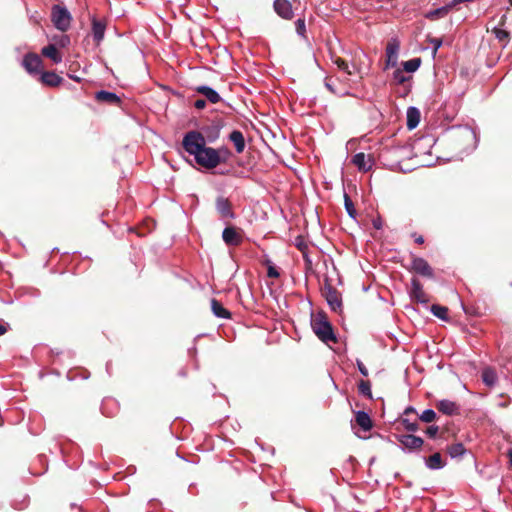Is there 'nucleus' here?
<instances>
[{"label": "nucleus", "instance_id": "f257e3e1", "mask_svg": "<svg viewBox=\"0 0 512 512\" xmlns=\"http://www.w3.org/2000/svg\"><path fill=\"white\" fill-rule=\"evenodd\" d=\"M182 145L188 154L194 156L196 163L206 169H214L225 162L217 149L206 146V139L201 132H187L183 137Z\"/></svg>", "mask_w": 512, "mask_h": 512}, {"label": "nucleus", "instance_id": "f03ea898", "mask_svg": "<svg viewBox=\"0 0 512 512\" xmlns=\"http://www.w3.org/2000/svg\"><path fill=\"white\" fill-rule=\"evenodd\" d=\"M311 327L322 342L328 343L337 341L333 327L324 311H318L316 314H312Z\"/></svg>", "mask_w": 512, "mask_h": 512}, {"label": "nucleus", "instance_id": "7ed1b4c3", "mask_svg": "<svg viewBox=\"0 0 512 512\" xmlns=\"http://www.w3.org/2000/svg\"><path fill=\"white\" fill-rule=\"evenodd\" d=\"M51 21L56 29L66 32L71 26L72 16L66 7L53 5L51 8Z\"/></svg>", "mask_w": 512, "mask_h": 512}, {"label": "nucleus", "instance_id": "20e7f679", "mask_svg": "<svg viewBox=\"0 0 512 512\" xmlns=\"http://www.w3.org/2000/svg\"><path fill=\"white\" fill-rule=\"evenodd\" d=\"M215 209L222 220H233L236 218V214L232 209V203L222 195L216 198Z\"/></svg>", "mask_w": 512, "mask_h": 512}, {"label": "nucleus", "instance_id": "39448f33", "mask_svg": "<svg viewBox=\"0 0 512 512\" xmlns=\"http://www.w3.org/2000/svg\"><path fill=\"white\" fill-rule=\"evenodd\" d=\"M410 270L414 273L427 277V278H434V272L430 264L422 257H418L413 255Z\"/></svg>", "mask_w": 512, "mask_h": 512}, {"label": "nucleus", "instance_id": "423d86ee", "mask_svg": "<svg viewBox=\"0 0 512 512\" xmlns=\"http://www.w3.org/2000/svg\"><path fill=\"white\" fill-rule=\"evenodd\" d=\"M323 294L325 296L327 304L329 305L332 311L336 312L341 309L342 300L336 288H334L330 284H326L323 290Z\"/></svg>", "mask_w": 512, "mask_h": 512}, {"label": "nucleus", "instance_id": "0eeeda50", "mask_svg": "<svg viewBox=\"0 0 512 512\" xmlns=\"http://www.w3.org/2000/svg\"><path fill=\"white\" fill-rule=\"evenodd\" d=\"M399 42L396 38H392L387 46H386V69L390 67H396L398 63V51H399Z\"/></svg>", "mask_w": 512, "mask_h": 512}, {"label": "nucleus", "instance_id": "6e6552de", "mask_svg": "<svg viewBox=\"0 0 512 512\" xmlns=\"http://www.w3.org/2000/svg\"><path fill=\"white\" fill-rule=\"evenodd\" d=\"M22 65L29 74H37L42 66V59L35 53H27L23 58Z\"/></svg>", "mask_w": 512, "mask_h": 512}, {"label": "nucleus", "instance_id": "1a4fd4ad", "mask_svg": "<svg viewBox=\"0 0 512 512\" xmlns=\"http://www.w3.org/2000/svg\"><path fill=\"white\" fill-rule=\"evenodd\" d=\"M351 163L355 165L359 171L368 172L372 168L374 160L370 155L359 152L352 157Z\"/></svg>", "mask_w": 512, "mask_h": 512}, {"label": "nucleus", "instance_id": "9d476101", "mask_svg": "<svg viewBox=\"0 0 512 512\" xmlns=\"http://www.w3.org/2000/svg\"><path fill=\"white\" fill-rule=\"evenodd\" d=\"M275 12L283 19L290 20L294 16L292 4L289 0H274Z\"/></svg>", "mask_w": 512, "mask_h": 512}, {"label": "nucleus", "instance_id": "9b49d317", "mask_svg": "<svg viewBox=\"0 0 512 512\" xmlns=\"http://www.w3.org/2000/svg\"><path fill=\"white\" fill-rule=\"evenodd\" d=\"M222 239L228 246H238L242 242L241 234L233 226L224 228L222 232Z\"/></svg>", "mask_w": 512, "mask_h": 512}, {"label": "nucleus", "instance_id": "f8f14e48", "mask_svg": "<svg viewBox=\"0 0 512 512\" xmlns=\"http://www.w3.org/2000/svg\"><path fill=\"white\" fill-rule=\"evenodd\" d=\"M457 137L459 140L472 143L470 151H473L476 148L478 139L475 131L472 128L468 126L458 128Z\"/></svg>", "mask_w": 512, "mask_h": 512}, {"label": "nucleus", "instance_id": "ddd939ff", "mask_svg": "<svg viewBox=\"0 0 512 512\" xmlns=\"http://www.w3.org/2000/svg\"><path fill=\"white\" fill-rule=\"evenodd\" d=\"M410 297L420 303L427 301L426 294L423 291V286L417 278L411 279Z\"/></svg>", "mask_w": 512, "mask_h": 512}, {"label": "nucleus", "instance_id": "4468645a", "mask_svg": "<svg viewBox=\"0 0 512 512\" xmlns=\"http://www.w3.org/2000/svg\"><path fill=\"white\" fill-rule=\"evenodd\" d=\"M95 99L98 102H104L110 105L118 106L121 103V98L114 92L100 90L95 93Z\"/></svg>", "mask_w": 512, "mask_h": 512}, {"label": "nucleus", "instance_id": "2eb2a0df", "mask_svg": "<svg viewBox=\"0 0 512 512\" xmlns=\"http://www.w3.org/2000/svg\"><path fill=\"white\" fill-rule=\"evenodd\" d=\"M196 92L202 94L209 102L216 104L221 101L220 94L212 87L200 85L195 88Z\"/></svg>", "mask_w": 512, "mask_h": 512}, {"label": "nucleus", "instance_id": "dca6fc26", "mask_svg": "<svg viewBox=\"0 0 512 512\" xmlns=\"http://www.w3.org/2000/svg\"><path fill=\"white\" fill-rule=\"evenodd\" d=\"M105 30L106 24L103 21L98 20L94 17L92 19V36L93 40L97 45H99L101 41L104 39Z\"/></svg>", "mask_w": 512, "mask_h": 512}, {"label": "nucleus", "instance_id": "f3484780", "mask_svg": "<svg viewBox=\"0 0 512 512\" xmlns=\"http://www.w3.org/2000/svg\"><path fill=\"white\" fill-rule=\"evenodd\" d=\"M222 127L223 124L221 121L213 122L211 125L203 128L204 137H206L209 142H214L219 138Z\"/></svg>", "mask_w": 512, "mask_h": 512}, {"label": "nucleus", "instance_id": "a211bd4d", "mask_svg": "<svg viewBox=\"0 0 512 512\" xmlns=\"http://www.w3.org/2000/svg\"><path fill=\"white\" fill-rule=\"evenodd\" d=\"M437 409L439 412L450 416L459 413V406L455 402L447 399L440 400L437 404Z\"/></svg>", "mask_w": 512, "mask_h": 512}, {"label": "nucleus", "instance_id": "6ab92c4d", "mask_svg": "<svg viewBox=\"0 0 512 512\" xmlns=\"http://www.w3.org/2000/svg\"><path fill=\"white\" fill-rule=\"evenodd\" d=\"M355 423L364 432H367L372 428V420H371L370 415L367 412L362 411V410L356 412Z\"/></svg>", "mask_w": 512, "mask_h": 512}, {"label": "nucleus", "instance_id": "aec40b11", "mask_svg": "<svg viewBox=\"0 0 512 512\" xmlns=\"http://www.w3.org/2000/svg\"><path fill=\"white\" fill-rule=\"evenodd\" d=\"M400 442L404 448H421L423 445V438L412 434L401 435Z\"/></svg>", "mask_w": 512, "mask_h": 512}, {"label": "nucleus", "instance_id": "412c9836", "mask_svg": "<svg viewBox=\"0 0 512 512\" xmlns=\"http://www.w3.org/2000/svg\"><path fill=\"white\" fill-rule=\"evenodd\" d=\"M228 138L233 143L237 153L240 154L244 151L246 144L243 133L240 130H233Z\"/></svg>", "mask_w": 512, "mask_h": 512}, {"label": "nucleus", "instance_id": "4be33fe9", "mask_svg": "<svg viewBox=\"0 0 512 512\" xmlns=\"http://www.w3.org/2000/svg\"><path fill=\"white\" fill-rule=\"evenodd\" d=\"M40 80L47 86L56 87L61 84L63 79L55 72L45 71L41 73Z\"/></svg>", "mask_w": 512, "mask_h": 512}, {"label": "nucleus", "instance_id": "5701e85b", "mask_svg": "<svg viewBox=\"0 0 512 512\" xmlns=\"http://www.w3.org/2000/svg\"><path fill=\"white\" fill-rule=\"evenodd\" d=\"M42 55L48 57L55 64H59L62 62V55L58 52L55 44H49L42 48Z\"/></svg>", "mask_w": 512, "mask_h": 512}, {"label": "nucleus", "instance_id": "b1692460", "mask_svg": "<svg viewBox=\"0 0 512 512\" xmlns=\"http://www.w3.org/2000/svg\"><path fill=\"white\" fill-rule=\"evenodd\" d=\"M483 383L488 387H494L498 381V376L493 368L486 367L482 370L481 375Z\"/></svg>", "mask_w": 512, "mask_h": 512}, {"label": "nucleus", "instance_id": "393cba45", "mask_svg": "<svg viewBox=\"0 0 512 512\" xmlns=\"http://www.w3.org/2000/svg\"><path fill=\"white\" fill-rule=\"evenodd\" d=\"M420 122V112L414 107L410 106L407 109V127L409 130H412L418 126Z\"/></svg>", "mask_w": 512, "mask_h": 512}, {"label": "nucleus", "instance_id": "a878e982", "mask_svg": "<svg viewBox=\"0 0 512 512\" xmlns=\"http://www.w3.org/2000/svg\"><path fill=\"white\" fill-rule=\"evenodd\" d=\"M211 309L217 318L230 319L231 313L216 299L211 300Z\"/></svg>", "mask_w": 512, "mask_h": 512}, {"label": "nucleus", "instance_id": "bb28decb", "mask_svg": "<svg viewBox=\"0 0 512 512\" xmlns=\"http://www.w3.org/2000/svg\"><path fill=\"white\" fill-rule=\"evenodd\" d=\"M425 463L430 469H440L446 465L445 460L439 452H436L425 458Z\"/></svg>", "mask_w": 512, "mask_h": 512}, {"label": "nucleus", "instance_id": "cd10ccee", "mask_svg": "<svg viewBox=\"0 0 512 512\" xmlns=\"http://www.w3.org/2000/svg\"><path fill=\"white\" fill-rule=\"evenodd\" d=\"M448 13L449 12L447 10V7H445V5H444V6H441L439 8H436L434 10L427 12L425 14V18H427L429 20H436V19L445 17Z\"/></svg>", "mask_w": 512, "mask_h": 512}, {"label": "nucleus", "instance_id": "c85d7f7f", "mask_svg": "<svg viewBox=\"0 0 512 512\" xmlns=\"http://www.w3.org/2000/svg\"><path fill=\"white\" fill-rule=\"evenodd\" d=\"M421 65V58H412L402 63L403 70L408 73H413L418 70Z\"/></svg>", "mask_w": 512, "mask_h": 512}, {"label": "nucleus", "instance_id": "c756f323", "mask_svg": "<svg viewBox=\"0 0 512 512\" xmlns=\"http://www.w3.org/2000/svg\"><path fill=\"white\" fill-rule=\"evenodd\" d=\"M431 313L441 319V320H447V314H448V308L445 306H441L438 304H433L430 308Z\"/></svg>", "mask_w": 512, "mask_h": 512}, {"label": "nucleus", "instance_id": "7c9ffc66", "mask_svg": "<svg viewBox=\"0 0 512 512\" xmlns=\"http://www.w3.org/2000/svg\"><path fill=\"white\" fill-rule=\"evenodd\" d=\"M344 207H345L347 214L352 219H355L357 216V211L354 207L353 201L351 200L350 196L347 193H344Z\"/></svg>", "mask_w": 512, "mask_h": 512}, {"label": "nucleus", "instance_id": "2f4dec72", "mask_svg": "<svg viewBox=\"0 0 512 512\" xmlns=\"http://www.w3.org/2000/svg\"><path fill=\"white\" fill-rule=\"evenodd\" d=\"M493 34L495 35V38L499 41V42H502L503 43V46L505 47L507 45V43L509 42V32L504 30V29H501V28H498V27H495L493 29Z\"/></svg>", "mask_w": 512, "mask_h": 512}, {"label": "nucleus", "instance_id": "473e14b6", "mask_svg": "<svg viewBox=\"0 0 512 512\" xmlns=\"http://www.w3.org/2000/svg\"><path fill=\"white\" fill-rule=\"evenodd\" d=\"M332 61L341 71H343L347 75L354 74V71L350 69L348 63L344 59H342L340 57H335V58H332Z\"/></svg>", "mask_w": 512, "mask_h": 512}, {"label": "nucleus", "instance_id": "72a5a7b5", "mask_svg": "<svg viewBox=\"0 0 512 512\" xmlns=\"http://www.w3.org/2000/svg\"><path fill=\"white\" fill-rule=\"evenodd\" d=\"M359 393L368 398H372L371 385L369 381L361 380L358 384Z\"/></svg>", "mask_w": 512, "mask_h": 512}, {"label": "nucleus", "instance_id": "f704fd0d", "mask_svg": "<svg viewBox=\"0 0 512 512\" xmlns=\"http://www.w3.org/2000/svg\"><path fill=\"white\" fill-rule=\"evenodd\" d=\"M436 418V412L433 409H425L419 416V420L425 423H431Z\"/></svg>", "mask_w": 512, "mask_h": 512}, {"label": "nucleus", "instance_id": "c9c22d12", "mask_svg": "<svg viewBox=\"0 0 512 512\" xmlns=\"http://www.w3.org/2000/svg\"><path fill=\"white\" fill-rule=\"evenodd\" d=\"M410 77L406 76L405 71L403 69L397 68L393 72V79L397 84H403L409 80Z\"/></svg>", "mask_w": 512, "mask_h": 512}, {"label": "nucleus", "instance_id": "e433bc0d", "mask_svg": "<svg viewBox=\"0 0 512 512\" xmlns=\"http://www.w3.org/2000/svg\"><path fill=\"white\" fill-rule=\"evenodd\" d=\"M53 40L56 42L57 45L63 48L70 44V37L66 34L54 36Z\"/></svg>", "mask_w": 512, "mask_h": 512}, {"label": "nucleus", "instance_id": "4c0bfd02", "mask_svg": "<svg viewBox=\"0 0 512 512\" xmlns=\"http://www.w3.org/2000/svg\"><path fill=\"white\" fill-rule=\"evenodd\" d=\"M295 26H296L297 34L301 37H305V33H306L305 19H303V18L297 19V21L295 22Z\"/></svg>", "mask_w": 512, "mask_h": 512}, {"label": "nucleus", "instance_id": "58836bf2", "mask_svg": "<svg viewBox=\"0 0 512 512\" xmlns=\"http://www.w3.org/2000/svg\"><path fill=\"white\" fill-rule=\"evenodd\" d=\"M295 246L298 248L299 251H301L304 255H306L307 250H308V245L302 236H298L295 238Z\"/></svg>", "mask_w": 512, "mask_h": 512}, {"label": "nucleus", "instance_id": "ea45409f", "mask_svg": "<svg viewBox=\"0 0 512 512\" xmlns=\"http://www.w3.org/2000/svg\"><path fill=\"white\" fill-rule=\"evenodd\" d=\"M421 431L429 438H435L438 434L439 427L436 425H430L426 428L421 429Z\"/></svg>", "mask_w": 512, "mask_h": 512}, {"label": "nucleus", "instance_id": "a19ab883", "mask_svg": "<svg viewBox=\"0 0 512 512\" xmlns=\"http://www.w3.org/2000/svg\"><path fill=\"white\" fill-rule=\"evenodd\" d=\"M404 425H405V428L407 429V431H410V432H416V431H419L421 430L420 428V423L415 420L414 422H410L408 419L404 420Z\"/></svg>", "mask_w": 512, "mask_h": 512}, {"label": "nucleus", "instance_id": "79ce46f5", "mask_svg": "<svg viewBox=\"0 0 512 512\" xmlns=\"http://www.w3.org/2000/svg\"><path fill=\"white\" fill-rule=\"evenodd\" d=\"M428 41L433 46V56H435L439 48L442 46L443 41L441 38H429Z\"/></svg>", "mask_w": 512, "mask_h": 512}, {"label": "nucleus", "instance_id": "37998d69", "mask_svg": "<svg viewBox=\"0 0 512 512\" xmlns=\"http://www.w3.org/2000/svg\"><path fill=\"white\" fill-rule=\"evenodd\" d=\"M356 365H357V368H358L359 372L361 373V375L367 377L368 376V369L363 364V362L361 360L357 359L356 360Z\"/></svg>", "mask_w": 512, "mask_h": 512}, {"label": "nucleus", "instance_id": "c03bdc74", "mask_svg": "<svg viewBox=\"0 0 512 512\" xmlns=\"http://www.w3.org/2000/svg\"><path fill=\"white\" fill-rule=\"evenodd\" d=\"M267 275L272 278H277V277H279L280 274L275 267L270 266L267 270Z\"/></svg>", "mask_w": 512, "mask_h": 512}, {"label": "nucleus", "instance_id": "a18cd8bd", "mask_svg": "<svg viewBox=\"0 0 512 512\" xmlns=\"http://www.w3.org/2000/svg\"><path fill=\"white\" fill-rule=\"evenodd\" d=\"M450 451V456L452 458H459V457H462L463 454L467 451V450H458V449H455V450H449Z\"/></svg>", "mask_w": 512, "mask_h": 512}, {"label": "nucleus", "instance_id": "49530a36", "mask_svg": "<svg viewBox=\"0 0 512 512\" xmlns=\"http://www.w3.org/2000/svg\"><path fill=\"white\" fill-rule=\"evenodd\" d=\"M194 107L198 110L204 109L206 107V100L204 99H197L194 102Z\"/></svg>", "mask_w": 512, "mask_h": 512}, {"label": "nucleus", "instance_id": "de8ad7c7", "mask_svg": "<svg viewBox=\"0 0 512 512\" xmlns=\"http://www.w3.org/2000/svg\"><path fill=\"white\" fill-rule=\"evenodd\" d=\"M461 3L463 2L460 0H451L448 4L445 5V7H447L448 12H450L454 7Z\"/></svg>", "mask_w": 512, "mask_h": 512}, {"label": "nucleus", "instance_id": "09e8293b", "mask_svg": "<svg viewBox=\"0 0 512 512\" xmlns=\"http://www.w3.org/2000/svg\"><path fill=\"white\" fill-rule=\"evenodd\" d=\"M217 150L220 152V154H221L222 158H224V159H225V161H226V160L230 157V155H231V152H230L227 148H221V149H217Z\"/></svg>", "mask_w": 512, "mask_h": 512}, {"label": "nucleus", "instance_id": "8fccbe9b", "mask_svg": "<svg viewBox=\"0 0 512 512\" xmlns=\"http://www.w3.org/2000/svg\"><path fill=\"white\" fill-rule=\"evenodd\" d=\"M241 451H242V455H243L246 459H248V460H253V461H254V459H253V455H252V453H251V451H250V450L244 449V450H241Z\"/></svg>", "mask_w": 512, "mask_h": 512}, {"label": "nucleus", "instance_id": "3c124183", "mask_svg": "<svg viewBox=\"0 0 512 512\" xmlns=\"http://www.w3.org/2000/svg\"><path fill=\"white\" fill-rule=\"evenodd\" d=\"M373 227L380 230L382 228V221L380 219L373 220Z\"/></svg>", "mask_w": 512, "mask_h": 512}, {"label": "nucleus", "instance_id": "603ef678", "mask_svg": "<svg viewBox=\"0 0 512 512\" xmlns=\"http://www.w3.org/2000/svg\"><path fill=\"white\" fill-rule=\"evenodd\" d=\"M325 87H326L330 92L335 93V90H334V88H333L332 84H331L327 79H326V81H325Z\"/></svg>", "mask_w": 512, "mask_h": 512}, {"label": "nucleus", "instance_id": "864d4df0", "mask_svg": "<svg viewBox=\"0 0 512 512\" xmlns=\"http://www.w3.org/2000/svg\"><path fill=\"white\" fill-rule=\"evenodd\" d=\"M447 448H456V449H459V448H464V447H463V444H462V443L457 442V443L452 444L451 446H448Z\"/></svg>", "mask_w": 512, "mask_h": 512}, {"label": "nucleus", "instance_id": "5fc2aeb1", "mask_svg": "<svg viewBox=\"0 0 512 512\" xmlns=\"http://www.w3.org/2000/svg\"><path fill=\"white\" fill-rule=\"evenodd\" d=\"M415 242H416L417 244H423V243H424V237H423V236H421V235L417 236V237L415 238Z\"/></svg>", "mask_w": 512, "mask_h": 512}, {"label": "nucleus", "instance_id": "6e6d98bb", "mask_svg": "<svg viewBox=\"0 0 512 512\" xmlns=\"http://www.w3.org/2000/svg\"><path fill=\"white\" fill-rule=\"evenodd\" d=\"M7 332V328L0 322V336Z\"/></svg>", "mask_w": 512, "mask_h": 512}, {"label": "nucleus", "instance_id": "4d7b16f0", "mask_svg": "<svg viewBox=\"0 0 512 512\" xmlns=\"http://www.w3.org/2000/svg\"><path fill=\"white\" fill-rule=\"evenodd\" d=\"M507 456H508V459H509V465L512 468V450H509Z\"/></svg>", "mask_w": 512, "mask_h": 512}, {"label": "nucleus", "instance_id": "13d9d810", "mask_svg": "<svg viewBox=\"0 0 512 512\" xmlns=\"http://www.w3.org/2000/svg\"><path fill=\"white\" fill-rule=\"evenodd\" d=\"M106 371L108 374H110V363L109 362L106 364Z\"/></svg>", "mask_w": 512, "mask_h": 512}, {"label": "nucleus", "instance_id": "bf43d9fd", "mask_svg": "<svg viewBox=\"0 0 512 512\" xmlns=\"http://www.w3.org/2000/svg\"><path fill=\"white\" fill-rule=\"evenodd\" d=\"M409 411H414V409H413V408H411V407H410V408H407V409H406V411H405V413H408Z\"/></svg>", "mask_w": 512, "mask_h": 512}]
</instances>
